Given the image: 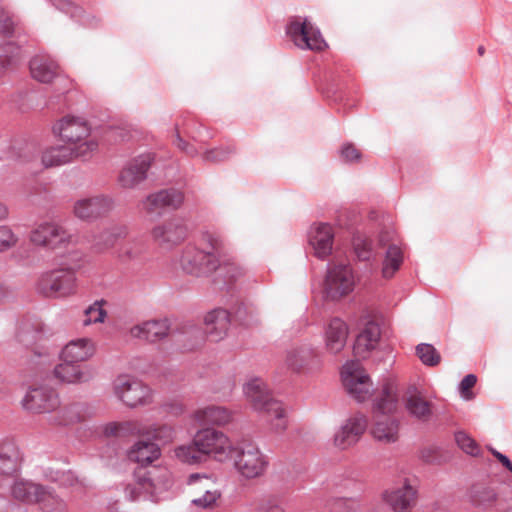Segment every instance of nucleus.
Masks as SVG:
<instances>
[{"mask_svg": "<svg viewBox=\"0 0 512 512\" xmlns=\"http://www.w3.org/2000/svg\"><path fill=\"white\" fill-rule=\"evenodd\" d=\"M224 250V241L214 232H203L199 246L188 244L182 251L180 266L184 272L194 276H207L220 266V255Z\"/></svg>", "mask_w": 512, "mask_h": 512, "instance_id": "nucleus-1", "label": "nucleus"}, {"mask_svg": "<svg viewBox=\"0 0 512 512\" xmlns=\"http://www.w3.org/2000/svg\"><path fill=\"white\" fill-rule=\"evenodd\" d=\"M25 410L38 414H51V424L66 426L81 420L78 403L61 405L58 393L48 387H35L27 391L22 400Z\"/></svg>", "mask_w": 512, "mask_h": 512, "instance_id": "nucleus-2", "label": "nucleus"}, {"mask_svg": "<svg viewBox=\"0 0 512 512\" xmlns=\"http://www.w3.org/2000/svg\"><path fill=\"white\" fill-rule=\"evenodd\" d=\"M398 404V395L395 384L387 380L383 383L380 395L373 404L374 425L371 433L375 439L385 443L398 440L399 422L391 416Z\"/></svg>", "mask_w": 512, "mask_h": 512, "instance_id": "nucleus-3", "label": "nucleus"}, {"mask_svg": "<svg viewBox=\"0 0 512 512\" xmlns=\"http://www.w3.org/2000/svg\"><path fill=\"white\" fill-rule=\"evenodd\" d=\"M82 266L81 256L75 252L58 268L43 273L36 284L39 294L47 298H64L77 291L76 272Z\"/></svg>", "mask_w": 512, "mask_h": 512, "instance_id": "nucleus-4", "label": "nucleus"}, {"mask_svg": "<svg viewBox=\"0 0 512 512\" xmlns=\"http://www.w3.org/2000/svg\"><path fill=\"white\" fill-rule=\"evenodd\" d=\"M244 393L253 408L264 413L276 431H283L287 427L285 409L282 403L273 399L261 379H253L244 386Z\"/></svg>", "mask_w": 512, "mask_h": 512, "instance_id": "nucleus-5", "label": "nucleus"}, {"mask_svg": "<svg viewBox=\"0 0 512 512\" xmlns=\"http://www.w3.org/2000/svg\"><path fill=\"white\" fill-rule=\"evenodd\" d=\"M229 458L238 474L246 480L263 476L269 466V459L257 444L241 441L233 445Z\"/></svg>", "mask_w": 512, "mask_h": 512, "instance_id": "nucleus-6", "label": "nucleus"}, {"mask_svg": "<svg viewBox=\"0 0 512 512\" xmlns=\"http://www.w3.org/2000/svg\"><path fill=\"white\" fill-rule=\"evenodd\" d=\"M194 444L204 458L213 455L219 461L228 459L233 447L232 442L223 432L210 428L199 430L194 435Z\"/></svg>", "mask_w": 512, "mask_h": 512, "instance_id": "nucleus-7", "label": "nucleus"}, {"mask_svg": "<svg viewBox=\"0 0 512 512\" xmlns=\"http://www.w3.org/2000/svg\"><path fill=\"white\" fill-rule=\"evenodd\" d=\"M341 377L347 392L358 402L368 399L372 383L359 361H348L343 365Z\"/></svg>", "mask_w": 512, "mask_h": 512, "instance_id": "nucleus-8", "label": "nucleus"}, {"mask_svg": "<svg viewBox=\"0 0 512 512\" xmlns=\"http://www.w3.org/2000/svg\"><path fill=\"white\" fill-rule=\"evenodd\" d=\"M97 148L98 142L96 140L85 141L76 148L65 145L52 146L43 151L42 163L46 168L64 165L74 158L91 156Z\"/></svg>", "mask_w": 512, "mask_h": 512, "instance_id": "nucleus-9", "label": "nucleus"}, {"mask_svg": "<svg viewBox=\"0 0 512 512\" xmlns=\"http://www.w3.org/2000/svg\"><path fill=\"white\" fill-rule=\"evenodd\" d=\"M113 387L118 399L129 407L145 405L151 402L150 388L131 376H118L114 381Z\"/></svg>", "mask_w": 512, "mask_h": 512, "instance_id": "nucleus-10", "label": "nucleus"}, {"mask_svg": "<svg viewBox=\"0 0 512 512\" xmlns=\"http://www.w3.org/2000/svg\"><path fill=\"white\" fill-rule=\"evenodd\" d=\"M354 286L355 278L349 265H335L327 271L325 293L328 298L340 299L351 293Z\"/></svg>", "mask_w": 512, "mask_h": 512, "instance_id": "nucleus-11", "label": "nucleus"}, {"mask_svg": "<svg viewBox=\"0 0 512 512\" xmlns=\"http://www.w3.org/2000/svg\"><path fill=\"white\" fill-rule=\"evenodd\" d=\"M72 240V235L55 222H43L30 233V241L49 249L65 247Z\"/></svg>", "mask_w": 512, "mask_h": 512, "instance_id": "nucleus-12", "label": "nucleus"}, {"mask_svg": "<svg viewBox=\"0 0 512 512\" xmlns=\"http://www.w3.org/2000/svg\"><path fill=\"white\" fill-rule=\"evenodd\" d=\"M53 133L63 142L73 145V148L85 141L93 140L89 138L91 134L90 126L80 117H63L53 126Z\"/></svg>", "mask_w": 512, "mask_h": 512, "instance_id": "nucleus-13", "label": "nucleus"}, {"mask_svg": "<svg viewBox=\"0 0 512 512\" xmlns=\"http://www.w3.org/2000/svg\"><path fill=\"white\" fill-rule=\"evenodd\" d=\"M286 31L293 43L301 49L320 51L326 46L320 31L306 19L302 22L291 21Z\"/></svg>", "mask_w": 512, "mask_h": 512, "instance_id": "nucleus-14", "label": "nucleus"}, {"mask_svg": "<svg viewBox=\"0 0 512 512\" xmlns=\"http://www.w3.org/2000/svg\"><path fill=\"white\" fill-rule=\"evenodd\" d=\"M188 235V229L180 218H171L153 227V240L165 249H171L183 242Z\"/></svg>", "mask_w": 512, "mask_h": 512, "instance_id": "nucleus-15", "label": "nucleus"}, {"mask_svg": "<svg viewBox=\"0 0 512 512\" xmlns=\"http://www.w3.org/2000/svg\"><path fill=\"white\" fill-rule=\"evenodd\" d=\"M418 499V491L406 479L399 487L386 489L382 493L383 502L393 512H411Z\"/></svg>", "mask_w": 512, "mask_h": 512, "instance_id": "nucleus-16", "label": "nucleus"}, {"mask_svg": "<svg viewBox=\"0 0 512 512\" xmlns=\"http://www.w3.org/2000/svg\"><path fill=\"white\" fill-rule=\"evenodd\" d=\"M32 77L42 83H49L54 78L64 83L63 89H58L59 93H65L71 88V81L68 78L60 77L58 74V64L46 55H36L29 63Z\"/></svg>", "mask_w": 512, "mask_h": 512, "instance_id": "nucleus-17", "label": "nucleus"}, {"mask_svg": "<svg viewBox=\"0 0 512 512\" xmlns=\"http://www.w3.org/2000/svg\"><path fill=\"white\" fill-rule=\"evenodd\" d=\"M183 202V192L175 188H168L148 195L142 204L148 214H160L164 209H178Z\"/></svg>", "mask_w": 512, "mask_h": 512, "instance_id": "nucleus-18", "label": "nucleus"}, {"mask_svg": "<svg viewBox=\"0 0 512 512\" xmlns=\"http://www.w3.org/2000/svg\"><path fill=\"white\" fill-rule=\"evenodd\" d=\"M114 206L113 200L104 195L80 199L74 204V215L82 220H91L109 213Z\"/></svg>", "mask_w": 512, "mask_h": 512, "instance_id": "nucleus-19", "label": "nucleus"}, {"mask_svg": "<svg viewBox=\"0 0 512 512\" xmlns=\"http://www.w3.org/2000/svg\"><path fill=\"white\" fill-rule=\"evenodd\" d=\"M367 428V419L356 414L345 422L334 435V444L340 449H347L356 444Z\"/></svg>", "mask_w": 512, "mask_h": 512, "instance_id": "nucleus-20", "label": "nucleus"}, {"mask_svg": "<svg viewBox=\"0 0 512 512\" xmlns=\"http://www.w3.org/2000/svg\"><path fill=\"white\" fill-rule=\"evenodd\" d=\"M119 429H125L133 433L147 436L162 444L170 443L175 436V430L166 424L146 426L136 422H127L120 425H114L111 427L110 433L117 435L119 433Z\"/></svg>", "mask_w": 512, "mask_h": 512, "instance_id": "nucleus-21", "label": "nucleus"}, {"mask_svg": "<svg viewBox=\"0 0 512 512\" xmlns=\"http://www.w3.org/2000/svg\"><path fill=\"white\" fill-rule=\"evenodd\" d=\"M152 157L149 154L140 155L130 161L120 172L118 181L123 188H133L147 177Z\"/></svg>", "mask_w": 512, "mask_h": 512, "instance_id": "nucleus-22", "label": "nucleus"}, {"mask_svg": "<svg viewBox=\"0 0 512 512\" xmlns=\"http://www.w3.org/2000/svg\"><path fill=\"white\" fill-rule=\"evenodd\" d=\"M53 374L62 383L79 384L93 378V370L88 366L62 360L55 366Z\"/></svg>", "mask_w": 512, "mask_h": 512, "instance_id": "nucleus-23", "label": "nucleus"}, {"mask_svg": "<svg viewBox=\"0 0 512 512\" xmlns=\"http://www.w3.org/2000/svg\"><path fill=\"white\" fill-rule=\"evenodd\" d=\"M137 469L134 473V481L125 486V497L130 501L139 499L143 494H151L158 485L157 479L153 476L154 471Z\"/></svg>", "mask_w": 512, "mask_h": 512, "instance_id": "nucleus-24", "label": "nucleus"}, {"mask_svg": "<svg viewBox=\"0 0 512 512\" xmlns=\"http://www.w3.org/2000/svg\"><path fill=\"white\" fill-rule=\"evenodd\" d=\"M22 454L17 444L10 439L0 441V475L14 476L20 470Z\"/></svg>", "mask_w": 512, "mask_h": 512, "instance_id": "nucleus-25", "label": "nucleus"}, {"mask_svg": "<svg viewBox=\"0 0 512 512\" xmlns=\"http://www.w3.org/2000/svg\"><path fill=\"white\" fill-rule=\"evenodd\" d=\"M205 333L214 342L222 340L229 330L231 324L230 313L223 308H217L204 318Z\"/></svg>", "mask_w": 512, "mask_h": 512, "instance_id": "nucleus-26", "label": "nucleus"}, {"mask_svg": "<svg viewBox=\"0 0 512 512\" xmlns=\"http://www.w3.org/2000/svg\"><path fill=\"white\" fill-rule=\"evenodd\" d=\"M381 329L375 321H368L357 335L353 351L357 357L366 358L374 350L380 340Z\"/></svg>", "mask_w": 512, "mask_h": 512, "instance_id": "nucleus-27", "label": "nucleus"}, {"mask_svg": "<svg viewBox=\"0 0 512 512\" xmlns=\"http://www.w3.org/2000/svg\"><path fill=\"white\" fill-rule=\"evenodd\" d=\"M285 362L293 371L301 372L318 366L319 358L311 346L302 345L288 350Z\"/></svg>", "mask_w": 512, "mask_h": 512, "instance_id": "nucleus-28", "label": "nucleus"}, {"mask_svg": "<svg viewBox=\"0 0 512 512\" xmlns=\"http://www.w3.org/2000/svg\"><path fill=\"white\" fill-rule=\"evenodd\" d=\"M95 353L91 339L80 338L68 342L61 351V360L79 364L89 360Z\"/></svg>", "mask_w": 512, "mask_h": 512, "instance_id": "nucleus-29", "label": "nucleus"}, {"mask_svg": "<svg viewBox=\"0 0 512 512\" xmlns=\"http://www.w3.org/2000/svg\"><path fill=\"white\" fill-rule=\"evenodd\" d=\"M468 498L474 507L485 510L496 505L498 493L492 484L477 482L469 488Z\"/></svg>", "mask_w": 512, "mask_h": 512, "instance_id": "nucleus-30", "label": "nucleus"}, {"mask_svg": "<svg viewBox=\"0 0 512 512\" xmlns=\"http://www.w3.org/2000/svg\"><path fill=\"white\" fill-rule=\"evenodd\" d=\"M130 332L135 338L156 342L168 335L169 323L166 319L145 321L132 327Z\"/></svg>", "mask_w": 512, "mask_h": 512, "instance_id": "nucleus-31", "label": "nucleus"}, {"mask_svg": "<svg viewBox=\"0 0 512 512\" xmlns=\"http://www.w3.org/2000/svg\"><path fill=\"white\" fill-rule=\"evenodd\" d=\"M348 326L339 318H333L325 331V346L327 351L337 354L346 345Z\"/></svg>", "mask_w": 512, "mask_h": 512, "instance_id": "nucleus-32", "label": "nucleus"}, {"mask_svg": "<svg viewBox=\"0 0 512 512\" xmlns=\"http://www.w3.org/2000/svg\"><path fill=\"white\" fill-rule=\"evenodd\" d=\"M334 232L329 224H319L310 236V244L315 250V255L325 259L332 252Z\"/></svg>", "mask_w": 512, "mask_h": 512, "instance_id": "nucleus-33", "label": "nucleus"}, {"mask_svg": "<svg viewBox=\"0 0 512 512\" xmlns=\"http://www.w3.org/2000/svg\"><path fill=\"white\" fill-rule=\"evenodd\" d=\"M160 454V448L157 444L149 441H138L128 451V458L140 465L138 469H145V466L157 460Z\"/></svg>", "mask_w": 512, "mask_h": 512, "instance_id": "nucleus-34", "label": "nucleus"}, {"mask_svg": "<svg viewBox=\"0 0 512 512\" xmlns=\"http://www.w3.org/2000/svg\"><path fill=\"white\" fill-rule=\"evenodd\" d=\"M43 338V334L40 330L36 329L30 324H22L16 334V340L26 348H32L34 354L38 357L48 358L50 355L49 350L41 346L40 348H34L38 342Z\"/></svg>", "mask_w": 512, "mask_h": 512, "instance_id": "nucleus-35", "label": "nucleus"}, {"mask_svg": "<svg viewBox=\"0 0 512 512\" xmlns=\"http://www.w3.org/2000/svg\"><path fill=\"white\" fill-rule=\"evenodd\" d=\"M45 486L26 480H17L11 487L14 499L27 503L38 504Z\"/></svg>", "mask_w": 512, "mask_h": 512, "instance_id": "nucleus-36", "label": "nucleus"}, {"mask_svg": "<svg viewBox=\"0 0 512 512\" xmlns=\"http://www.w3.org/2000/svg\"><path fill=\"white\" fill-rule=\"evenodd\" d=\"M194 417L201 425H225L232 420V413L225 407L207 406L195 412Z\"/></svg>", "mask_w": 512, "mask_h": 512, "instance_id": "nucleus-37", "label": "nucleus"}, {"mask_svg": "<svg viewBox=\"0 0 512 512\" xmlns=\"http://www.w3.org/2000/svg\"><path fill=\"white\" fill-rule=\"evenodd\" d=\"M405 407L410 416L423 422L428 421L432 415L431 403L420 394L407 397Z\"/></svg>", "mask_w": 512, "mask_h": 512, "instance_id": "nucleus-38", "label": "nucleus"}, {"mask_svg": "<svg viewBox=\"0 0 512 512\" xmlns=\"http://www.w3.org/2000/svg\"><path fill=\"white\" fill-rule=\"evenodd\" d=\"M403 263V252L395 244L388 246L382 267V274L385 278H391L399 270Z\"/></svg>", "mask_w": 512, "mask_h": 512, "instance_id": "nucleus-39", "label": "nucleus"}, {"mask_svg": "<svg viewBox=\"0 0 512 512\" xmlns=\"http://www.w3.org/2000/svg\"><path fill=\"white\" fill-rule=\"evenodd\" d=\"M38 505L43 512L68 511L66 502L49 487H44Z\"/></svg>", "mask_w": 512, "mask_h": 512, "instance_id": "nucleus-40", "label": "nucleus"}, {"mask_svg": "<svg viewBox=\"0 0 512 512\" xmlns=\"http://www.w3.org/2000/svg\"><path fill=\"white\" fill-rule=\"evenodd\" d=\"M120 229L107 230L94 237L93 248L96 252L103 253L114 247L118 238L122 235Z\"/></svg>", "mask_w": 512, "mask_h": 512, "instance_id": "nucleus-41", "label": "nucleus"}, {"mask_svg": "<svg viewBox=\"0 0 512 512\" xmlns=\"http://www.w3.org/2000/svg\"><path fill=\"white\" fill-rule=\"evenodd\" d=\"M175 456L182 462L188 464H196L205 460L202 453L194 444V439L189 445H182L175 449Z\"/></svg>", "mask_w": 512, "mask_h": 512, "instance_id": "nucleus-42", "label": "nucleus"}, {"mask_svg": "<svg viewBox=\"0 0 512 512\" xmlns=\"http://www.w3.org/2000/svg\"><path fill=\"white\" fill-rule=\"evenodd\" d=\"M416 354L421 362L426 366L434 367L441 361L440 353L432 344L421 343L417 345Z\"/></svg>", "mask_w": 512, "mask_h": 512, "instance_id": "nucleus-43", "label": "nucleus"}, {"mask_svg": "<svg viewBox=\"0 0 512 512\" xmlns=\"http://www.w3.org/2000/svg\"><path fill=\"white\" fill-rule=\"evenodd\" d=\"M236 152L234 145L220 146L206 150L202 154V160L209 163H220L230 158Z\"/></svg>", "mask_w": 512, "mask_h": 512, "instance_id": "nucleus-44", "label": "nucleus"}, {"mask_svg": "<svg viewBox=\"0 0 512 512\" xmlns=\"http://www.w3.org/2000/svg\"><path fill=\"white\" fill-rule=\"evenodd\" d=\"M183 135L195 139V136L193 135L189 125L186 123V120H182L181 122L177 121L173 132L172 144L181 152H183L189 144V142L184 140Z\"/></svg>", "mask_w": 512, "mask_h": 512, "instance_id": "nucleus-45", "label": "nucleus"}, {"mask_svg": "<svg viewBox=\"0 0 512 512\" xmlns=\"http://www.w3.org/2000/svg\"><path fill=\"white\" fill-rule=\"evenodd\" d=\"M104 300L95 301L92 305L84 311L85 318L83 319V325L88 326L93 323H102L106 317V311L103 309Z\"/></svg>", "mask_w": 512, "mask_h": 512, "instance_id": "nucleus-46", "label": "nucleus"}, {"mask_svg": "<svg viewBox=\"0 0 512 512\" xmlns=\"http://www.w3.org/2000/svg\"><path fill=\"white\" fill-rule=\"evenodd\" d=\"M455 440L458 447L468 455L479 456L481 448L478 443L467 433L459 431L455 434Z\"/></svg>", "mask_w": 512, "mask_h": 512, "instance_id": "nucleus-47", "label": "nucleus"}, {"mask_svg": "<svg viewBox=\"0 0 512 512\" xmlns=\"http://www.w3.org/2000/svg\"><path fill=\"white\" fill-rule=\"evenodd\" d=\"M331 512H356L360 508V500L356 497H341L330 501Z\"/></svg>", "mask_w": 512, "mask_h": 512, "instance_id": "nucleus-48", "label": "nucleus"}, {"mask_svg": "<svg viewBox=\"0 0 512 512\" xmlns=\"http://www.w3.org/2000/svg\"><path fill=\"white\" fill-rule=\"evenodd\" d=\"M353 247L357 258L361 261H367L372 255V242L366 237L355 236L353 238Z\"/></svg>", "mask_w": 512, "mask_h": 512, "instance_id": "nucleus-49", "label": "nucleus"}, {"mask_svg": "<svg viewBox=\"0 0 512 512\" xmlns=\"http://www.w3.org/2000/svg\"><path fill=\"white\" fill-rule=\"evenodd\" d=\"M19 54V47L13 42H6L0 45V70L12 64Z\"/></svg>", "mask_w": 512, "mask_h": 512, "instance_id": "nucleus-50", "label": "nucleus"}, {"mask_svg": "<svg viewBox=\"0 0 512 512\" xmlns=\"http://www.w3.org/2000/svg\"><path fill=\"white\" fill-rule=\"evenodd\" d=\"M220 497L221 493L218 490H206L203 495L194 498L192 504L202 509H211Z\"/></svg>", "mask_w": 512, "mask_h": 512, "instance_id": "nucleus-51", "label": "nucleus"}, {"mask_svg": "<svg viewBox=\"0 0 512 512\" xmlns=\"http://www.w3.org/2000/svg\"><path fill=\"white\" fill-rule=\"evenodd\" d=\"M16 22L12 14L4 7H0V34L11 37L14 34Z\"/></svg>", "mask_w": 512, "mask_h": 512, "instance_id": "nucleus-52", "label": "nucleus"}, {"mask_svg": "<svg viewBox=\"0 0 512 512\" xmlns=\"http://www.w3.org/2000/svg\"><path fill=\"white\" fill-rule=\"evenodd\" d=\"M18 241L17 236L8 226H0V252H4L14 247Z\"/></svg>", "mask_w": 512, "mask_h": 512, "instance_id": "nucleus-53", "label": "nucleus"}, {"mask_svg": "<svg viewBox=\"0 0 512 512\" xmlns=\"http://www.w3.org/2000/svg\"><path fill=\"white\" fill-rule=\"evenodd\" d=\"M258 512H285L281 501L273 496L263 499L258 508Z\"/></svg>", "mask_w": 512, "mask_h": 512, "instance_id": "nucleus-54", "label": "nucleus"}, {"mask_svg": "<svg viewBox=\"0 0 512 512\" xmlns=\"http://www.w3.org/2000/svg\"><path fill=\"white\" fill-rule=\"evenodd\" d=\"M476 382L477 377L474 374H468L461 380L459 384V391L464 399L470 400L474 397L471 389L475 386Z\"/></svg>", "mask_w": 512, "mask_h": 512, "instance_id": "nucleus-55", "label": "nucleus"}, {"mask_svg": "<svg viewBox=\"0 0 512 512\" xmlns=\"http://www.w3.org/2000/svg\"><path fill=\"white\" fill-rule=\"evenodd\" d=\"M52 5L57 9L70 14L72 17L78 16L81 13V8L70 0H50Z\"/></svg>", "mask_w": 512, "mask_h": 512, "instance_id": "nucleus-56", "label": "nucleus"}, {"mask_svg": "<svg viewBox=\"0 0 512 512\" xmlns=\"http://www.w3.org/2000/svg\"><path fill=\"white\" fill-rule=\"evenodd\" d=\"M342 159L346 162H357L361 159V152L352 143H346L340 150Z\"/></svg>", "mask_w": 512, "mask_h": 512, "instance_id": "nucleus-57", "label": "nucleus"}, {"mask_svg": "<svg viewBox=\"0 0 512 512\" xmlns=\"http://www.w3.org/2000/svg\"><path fill=\"white\" fill-rule=\"evenodd\" d=\"M139 252L140 251L136 249L135 244L127 243L121 246L118 252V257L122 260H129L137 257Z\"/></svg>", "mask_w": 512, "mask_h": 512, "instance_id": "nucleus-58", "label": "nucleus"}, {"mask_svg": "<svg viewBox=\"0 0 512 512\" xmlns=\"http://www.w3.org/2000/svg\"><path fill=\"white\" fill-rule=\"evenodd\" d=\"M491 454L506 468L512 473V462L511 460L504 454L500 453L493 447L488 448Z\"/></svg>", "mask_w": 512, "mask_h": 512, "instance_id": "nucleus-59", "label": "nucleus"}, {"mask_svg": "<svg viewBox=\"0 0 512 512\" xmlns=\"http://www.w3.org/2000/svg\"><path fill=\"white\" fill-rule=\"evenodd\" d=\"M226 267L228 268V273L231 272L229 275L231 280H236L244 274V269L234 262L227 263Z\"/></svg>", "mask_w": 512, "mask_h": 512, "instance_id": "nucleus-60", "label": "nucleus"}, {"mask_svg": "<svg viewBox=\"0 0 512 512\" xmlns=\"http://www.w3.org/2000/svg\"><path fill=\"white\" fill-rule=\"evenodd\" d=\"M183 153H185L187 156L191 158L197 157L200 154L199 150L193 144L190 143L184 149Z\"/></svg>", "mask_w": 512, "mask_h": 512, "instance_id": "nucleus-61", "label": "nucleus"}, {"mask_svg": "<svg viewBox=\"0 0 512 512\" xmlns=\"http://www.w3.org/2000/svg\"><path fill=\"white\" fill-rule=\"evenodd\" d=\"M77 478L74 477L73 473L71 472H66V473H63L62 475V482L63 483H67V484H70V485H74L75 482H77Z\"/></svg>", "mask_w": 512, "mask_h": 512, "instance_id": "nucleus-62", "label": "nucleus"}, {"mask_svg": "<svg viewBox=\"0 0 512 512\" xmlns=\"http://www.w3.org/2000/svg\"><path fill=\"white\" fill-rule=\"evenodd\" d=\"M208 477L206 476H200L199 474H192L190 475L189 477V481L188 483L189 484H194L195 482H200L202 483L203 481H208Z\"/></svg>", "mask_w": 512, "mask_h": 512, "instance_id": "nucleus-63", "label": "nucleus"}, {"mask_svg": "<svg viewBox=\"0 0 512 512\" xmlns=\"http://www.w3.org/2000/svg\"><path fill=\"white\" fill-rule=\"evenodd\" d=\"M8 293L9 292L7 288L4 285L0 284V302H2L7 297Z\"/></svg>", "mask_w": 512, "mask_h": 512, "instance_id": "nucleus-64", "label": "nucleus"}]
</instances>
